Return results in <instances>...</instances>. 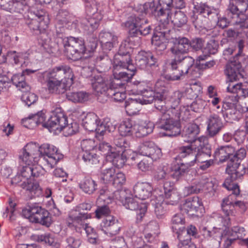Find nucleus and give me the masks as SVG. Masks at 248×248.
Returning <instances> with one entry per match:
<instances>
[{
	"mask_svg": "<svg viewBox=\"0 0 248 248\" xmlns=\"http://www.w3.org/2000/svg\"><path fill=\"white\" fill-rule=\"evenodd\" d=\"M147 19L139 18L135 16H130L124 23L125 26L129 30L130 36L124 41L121 44L118 54L122 58H125V60L129 59V50L133 46H138L140 44V38L138 35H146L151 31V28L147 25Z\"/></svg>",
	"mask_w": 248,
	"mask_h": 248,
	"instance_id": "2",
	"label": "nucleus"
},
{
	"mask_svg": "<svg viewBox=\"0 0 248 248\" xmlns=\"http://www.w3.org/2000/svg\"><path fill=\"white\" fill-rule=\"evenodd\" d=\"M152 43L156 47V48H158L159 50L166 49L167 39L164 33L162 32L154 33L152 37Z\"/></svg>",
	"mask_w": 248,
	"mask_h": 248,
	"instance_id": "49",
	"label": "nucleus"
},
{
	"mask_svg": "<svg viewBox=\"0 0 248 248\" xmlns=\"http://www.w3.org/2000/svg\"><path fill=\"white\" fill-rule=\"evenodd\" d=\"M185 223V218L181 214H176L172 217L171 228L173 231L175 232L177 235L179 233H181L180 232L184 229Z\"/></svg>",
	"mask_w": 248,
	"mask_h": 248,
	"instance_id": "50",
	"label": "nucleus"
},
{
	"mask_svg": "<svg viewBox=\"0 0 248 248\" xmlns=\"http://www.w3.org/2000/svg\"><path fill=\"white\" fill-rule=\"evenodd\" d=\"M170 200L164 199L163 195H159L152 200V204L154 206L155 213L158 218H162L166 213V205L170 204Z\"/></svg>",
	"mask_w": 248,
	"mask_h": 248,
	"instance_id": "31",
	"label": "nucleus"
},
{
	"mask_svg": "<svg viewBox=\"0 0 248 248\" xmlns=\"http://www.w3.org/2000/svg\"><path fill=\"white\" fill-rule=\"evenodd\" d=\"M154 128V124L149 120L133 121L126 119L120 124L118 131L122 136H134L142 138L151 133Z\"/></svg>",
	"mask_w": 248,
	"mask_h": 248,
	"instance_id": "5",
	"label": "nucleus"
},
{
	"mask_svg": "<svg viewBox=\"0 0 248 248\" xmlns=\"http://www.w3.org/2000/svg\"><path fill=\"white\" fill-rule=\"evenodd\" d=\"M158 4L160 7L158 14L164 15L168 20L171 19L170 9L173 7V0H158Z\"/></svg>",
	"mask_w": 248,
	"mask_h": 248,
	"instance_id": "46",
	"label": "nucleus"
},
{
	"mask_svg": "<svg viewBox=\"0 0 248 248\" xmlns=\"http://www.w3.org/2000/svg\"><path fill=\"white\" fill-rule=\"evenodd\" d=\"M186 232H183L179 233L177 238L179 240V243L178 245V248H196V246L191 243L189 237L185 238Z\"/></svg>",
	"mask_w": 248,
	"mask_h": 248,
	"instance_id": "58",
	"label": "nucleus"
},
{
	"mask_svg": "<svg viewBox=\"0 0 248 248\" xmlns=\"http://www.w3.org/2000/svg\"><path fill=\"white\" fill-rule=\"evenodd\" d=\"M48 91L51 93H62L73 83L74 74L67 65H61L43 73Z\"/></svg>",
	"mask_w": 248,
	"mask_h": 248,
	"instance_id": "4",
	"label": "nucleus"
},
{
	"mask_svg": "<svg viewBox=\"0 0 248 248\" xmlns=\"http://www.w3.org/2000/svg\"><path fill=\"white\" fill-rule=\"evenodd\" d=\"M235 150L231 146H221L217 149L214 153V157L217 160L224 162L227 160L231 155H233Z\"/></svg>",
	"mask_w": 248,
	"mask_h": 248,
	"instance_id": "38",
	"label": "nucleus"
},
{
	"mask_svg": "<svg viewBox=\"0 0 248 248\" xmlns=\"http://www.w3.org/2000/svg\"><path fill=\"white\" fill-rule=\"evenodd\" d=\"M14 85L21 92L29 91L30 87L25 82V76L22 73L13 75L11 78Z\"/></svg>",
	"mask_w": 248,
	"mask_h": 248,
	"instance_id": "47",
	"label": "nucleus"
},
{
	"mask_svg": "<svg viewBox=\"0 0 248 248\" xmlns=\"http://www.w3.org/2000/svg\"><path fill=\"white\" fill-rule=\"evenodd\" d=\"M35 164L24 166V174L27 175L29 178H32V177L39 178L43 176L46 173V170L40 165Z\"/></svg>",
	"mask_w": 248,
	"mask_h": 248,
	"instance_id": "42",
	"label": "nucleus"
},
{
	"mask_svg": "<svg viewBox=\"0 0 248 248\" xmlns=\"http://www.w3.org/2000/svg\"><path fill=\"white\" fill-rule=\"evenodd\" d=\"M133 190L136 198L145 200L151 196L153 187L149 183L138 182L135 185Z\"/></svg>",
	"mask_w": 248,
	"mask_h": 248,
	"instance_id": "32",
	"label": "nucleus"
},
{
	"mask_svg": "<svg viewBox=\"0 0 248 248\" xmlns=\"http://www.w3.org/2000/svg\"><path fill=\"white\" fill-rule=\"evenodd\" d=\"M39 157L38 144L35 142L27 144L19 155L20 163L26 166L38 163Z\"/></svg>",
	"mask_w": 248,
	"mask_h": 248,
	"instance_id": "16",
	"label": "nucleus"
},
{
	"mask_svg": "<svg viewBox=\"0 0 248 248\" xmlns=\"http://www.w3.org/2000/svg\"><path fill=\"white\" fill-rule=\"evenodd\" d=\"M206 124L207 132L210 137H214L217 134L223 127L221 118L216 114L208 116Z\"/></svg>",
	"mask_w": 248,
	"mask_h": 248,
	"instance_id": "25",
	"label": "nucleus"
},
{
	"mask_svg": "<svg viewBox=\"0 0 248 248\" xmlns=\"http://www.w3.org/2000/svg\"><path fill=\"white\" fill-rule=\"evenodd\" d=\"M79 187L84 192L91 194L96 189L97 185L92 178H86L80 183Z\"/></svg>",
	"mask_w": 248,
	"mask_h": 248,
	"instance_id": "53",
	"label": "nucleus"
},
{
	"mask_svg": "<svg viewBox=\"0 0 248 248\" xmlns=\"http://www.w3.org/2000/svg\"><path fill=\"white\" fill-rule=\"evenodd\" d=\"M91 217V214L87 213H80L74 208L69 211L66 219V223L70 228H74L76 229H81V227H84L85 220Z\"/></svg>",
	"mask_w": 248,
	"mask_h": 248,
	"instance_id": "17",
	"label": "nucleus"
},
{
	"mask_svg": "<svg viewBox=\"0 0 248 248\" xmlns=\"http://www.w3.org/2000/svg\"><path fill=\"white\" fill-rule=\"evenodd\" d=\"M200 146L198 147L196 154V162H203L208 160L210 156L211 151L208 143V140L205 137H200Z\"/></svg>",
	"mask_w": 248,
	"mask_h": 248,
	"instance_id": "26",
	"label": "nucleus"
},
{
	"mask_svg": "<svg viewBox=\"0 0 248 248\" xmlns=\"http://www.w3.org/2000/svg\"><path fill=\"white\" fill-rule=\"evenodd\" d=\"M135 61L137 67L149 70L151 66L155 65L156 59L149 52L140 51L136 55Z\"/></svg>",
	"mask_w": 248,
	"mask_h": 248,
	"instance_id": "20",
	"label": "nucleus"
},
{
	"mask_svg": "<svg viewBox=\"0 0 248 248\" xmlns=\"http://www.w3.org/2000/svg\"><path fill=\"white\" fill-rule=\"evenodd\" d=\"M233 196L232 195H229L223 200L222 203V210L226 217L225 218L221 217L219 219L222 221V226L225 227L230 225L231 219V217L235 215V213L233 211L235 206L239 207L243 211H245L246 209L244 202L241 201L233 202Z\"/></svg>",
	"mask_w": 248,
	"mask_h": 248,
	"instance_id": "14",
	"label": "nucleus"
},
{
	"mask_svg": "<svg viewBox=\"0 0 248 248\" xmlns=\"http://www.w3.org/2000/svg\"><path fill=\"white\" fill-rule=\"evenodd\" d=\"M101 181L104 184L112 183L115 186H121L125 181L124 174L120 171H116L114 167H103L100 174Z\"/></svg>",
	"mask_w": 248,
	"mask_h": 248,
	"instance_id": "15",
	"label": "nucleus"
},
{
	"mask_svg": "<svg viewBox=\"0 0 248 248\" xmlns=\"http://www.w3.org/2000/svg\"><path fill=\"white\" fill-rule=\"evenodd\" d=\"M11 62L16 65L27 66L29 63V54L26 52H17L15 51L8 53Z\"/></svg>",
	"mask_w": 248,
	"mask_h": 248,
	"instance_id": "36",
	"label": "nucleus"
},
{
	"mask_svg": "<svg viewBox=\"0 0 248 248\" xmlns=\"http://www.w3.org/2000/svg\"><path fill=\"white\" fill-rule=\"evenodd\" d=\"M202 16L207 17L216 23L218 19V12L216 9L208 6L204 3L201 2L200 4H195L191 20L196 28L199 29L202 27V22L201 18Z\"/></svg>",
	"mask_w": 248,
	"mask_h": 248,
	"instance_id": "11",
	"label": "nucleus"
},
{
	"mask_svg": "<svg viewBox=\"0 0 248 248\" xmlns=\"http://www.w3.org/2000/svg\"><path fill=\"white\" fill-rule=\"evenodd\" d=\"M141 96L138 97L140 102H141L143 105L149 104L155 99L156 93H155V91L152 90H144L142 92Z\"/></svg>",
	"mask_w": 248,
	"mask_h": 248,
	"instance_id": "54",
	"label": "nucleus"
},
{
	"mask_svg": "<svg viewBox=\"0 0 248 248\" xmlns=\"http://www.w3.org/2000/svg\"><path fill=\"white\" fill-rule=\"evenodd\" d=\"M171 70V73L166 74L164 78L166 79L169 81H175L181 79V78L183 76L185 75L184 73H182L181 71L178 67L173 68L170 67Z\"/></svg>",
	"mask_w": 248,
	"mask_h": 248,
	"instance_id": "62",
	"label": "nucleus"
},
{
	"mask_svg": "<svg viewBox=\"0 0 248 248\" xmlns=\"http://www.w3.org/2000/svg\"><path fill=\"white\" fill-rule=\"evenodd\" d=\"M200 146V138L194 142L190 143L188 146H182L180 148V152L178 158L185 159V160L192 161L195 162V154L198 147Z\"/></svg>",
	"mask_w": 248,
	"mask_h": 248,
	"instance_id": "22",
	"label": "nucleus"
},
{
	"mask_svg": "<svg viewBox=\"0 0 248 248\" xmlns=\"http://www.w3.org/2000/svg\"><path fill=\"white\" fill-rule=\"evenodd\" d=\"M120 55H115L113 59V75L115 83H122L119 80H122L123 81L127 82L132 78V73L128 74L123 67V58L121 59Z\"/></svg>",
	"mask_w": 248,
	"mask_h": 248,
	"instance_id": "19",
	"label": "nucleus"
},
{
	"mask_svg": "<svg viewBox=\"0 0 248 248\" xmlns=\"http://www.w3.org/2000/svg\"><path fill=\"white\" fill-rule=\"evenodd\" d=\"M226 171L229 176L225 179L223 186L228 190H232L233 195L237 196L240 193V190L234 181L240 179L245 173L248 174V163L246 167H244L237 163L231 162L228 165Z\"/></svg>",
	"mask_w": 248,
	"mask_h": 248,
	"instance_id": "7",
	"label": "nucleus"
},
{
	"mask_svg": "<svg viewBox=\"0 0 248 248\" xmlns=\"http://www.w3.org/2000/svg\"><path fill=\"white\" fill-rule=\"evenodd\" d=\"M220 228L219 229H215L212 231L207 229L206 227H203L201 230L202 235L204 238L209 239L213 238L215 240V244L216 247H219L220 240H221V232L220 231Z\"/></svg>",
	"mask_w": 248,
	"mask_h": 248,
	"instance_id": "45",
	"label": "nucleus"
},
{
	"mask_svg": "<svg viewBox=\"0 0 248 248\" xmlns=\"http://www.w3.org/2000/svg\"><path fill=\"white\" fill-rule=\"evenodd\" d=\"M240 67L239 63L236 62H231L227 65L226 74L230 81L239 80L242 77L240 72Z\"/></svg>",
	"mask_w": 248,
	"mask_h": 248,
	"instance_id": "39",
	"label": "nucleus"
},
{
	"mask_svg": "<svg viewBox=\"0 0 248 248\" xmlns=\"http://www.w3.org/2000/svg\"><path fill=\"white\" fill-rule=\"evenodd\" d=\"M194 60L191 57H174L170 63L173 68L178 67L185 75L189 74L193 78H198L200 76L199 69L193 66Z\"/></svg>",
	"mask_w": 248,
	"mask_h": 248,
	"instance_id": "13",
	"label": "nucleus"
},
{
	"mask_svg": "<svg viewBox=\"0 0 248 248\" xmlns=\"http://www.w3.org/2000/svg\"><path fill=\"white\" fill-rule=\"evenodd\" d=\"M38 240L44 242L52 248H59L60 243L55 235L50 233H45L40 235L38 237Z\"/></svg>",
	"mask_w": 248,
	"mask_h": 248,
	"instance_id": "51",
	"label": "nucleus"
},
{
	"mask_svg": "<svg viewBox=\"0 0 248 248\" xmlns=\"http://www.w3.org/2000/svg\"><path fill=\"white\" fill-rule=\"evenodd\" d=\"M82 158L88 165H96L99 162L98 157L93 151L83 153Z\"/></svg>",
	"mask_w": 248,
	"mask_h": 248,
	"instance_id": "59",
	"label": "nucleus"
},
{
	"mask_svg": "<svg viewBox=\"0 0 248 248\" xmlns=\"http://www.w3.org/2000/svg\"><path fill=\"white\" fill-rule=\"evenodd\" d=\"M227 91L232 94L226 96L222 108L229 120H237L239 116L235 108L237 103H239L242 112L248 111V89L245 88L242 83H231L227 87Z\"/></svg>",
	"mask_w": 248,
	"mask_h": 248,
	"instance_id": "3",
	"label": "nucleus"
},
{
	"mask_svg": "<svg viewBox=\"0 0 248 248\" xmlns=\"http://www.w3.org/2000/svg\"><path fill=\"white\" fill-rule=\"evenodd\" d=\"M139 98H130L125 102V109L127 114L129 116L137 114L143 105Z\"/></svg>",
	"mask_w": 248,
	"mask_h": 248,
	"instance_id": "40",
	"label": "nucleus"
},
{
	"mask_svg": "<svg viewBox=\"0 0 248 248\" xmlns=\"http://www.w3.org/2000/svg\"><path fill=\"white\" fill-rule=\"evenodd\" d=\"M187 21V18L184 13L179 11L175 12L172 22L178 26L181 27L186 24Z\"/></svg>",
	"mask_w": 248,
	"mask_h": 248,
	"instance_id": "64",
	"label": "nucleus"
},
{
	"mask_svg": "<svg viewBox=\"0 0 248 248\" xmlns=\"http://www.w3.org/2000/svg\"><path fill=\"white\" fill-rule=\"evenodd\" d=\"M90 94L85 92H69L67 93L66 97L75 103H83L89 99Z\"/></svg>",
	"mask_w": 248,
	"mask_h": 248,
	"instance_id": "48",
	"label": "nucleus"
},
{
	"mask_svg": "<svg viewBox=\"0 0 248 248\" xmlns=\"http://www.w3.org/2000/svg\"><path fill=\"white\" fill-rule=\"evenodd\" d=\"M45 114L42 112H40L33 115V118L34 121V123H35V125L42 124L43 127L50 128L52 130H54V127L51 126L50 124H48L49 122L51 119V117L48 120L47 122H45Z\"/></svg>",
	"mask_w": 248,
	"mask_h": 248,
	"instance_id": "57",
	"label": "nucleus"
},
{
	"mask_svg": "<svg viewBox=\"0 0 248 248\" xmlns=\"http://www.w3.org/2000/svg\"><path fill=\"white\" fill-rule=\"evenodd\" d=\"M124 86V84L123 83L114 84V87H111L107 93V98L109 96L117 102H121L124 100L126 93Z\"/></svg>",
	"mask_w": 248,
	"mask_h": 248,
	"instance_id": "33",
	"label": "nucleus"
},
{
	"mask_svg": "<svg viewBox=\"0 0 248 248\" xmlns=\"http://www.w3.org/2000/svg\"><path fill=\"white\" fill-rule=\"evenodd\" d=\"M190 47V43L189 40L183 37L176 40L173 46L170 48V51L174 57L183 56V55L188 52Z\"/></svg>",
	"mask_w": 248,
	"mask_h": 248,
	"instance_id": "29",
	"label": "nucleus"
},
{
	"mask_svg": "<svg viewBox=\"0 0 248 248\" xmlns=\"http://www.w3.org/2000/svg\"><path fill=\"white\" fill-rule=\"evenodd\" d=\"M35 17L29 24V27L33 31H41L47 27L48 16L46 12L42 10H37L34 12Z\"/></svg>",
	"mask_w": 248,
	"mask_h": 248,
	"instance_id": "24",
	"label": "nucleus"
},
{
	"mask_svg": "<svg viewBox=\"0 0 248 248\" xmlns=\"http://www.w3.org/2000/svg\"><path fill=\"white\" fill-rule=\"evenodd\" d=\"M202 208L201 199L195 197L191 199L186 200L181 206V210L189 216H194Z\"/></svg>",
	"mask_w": 248,
	"mask_h": 248,
	"instance_id": "23",
	"label": "nucleus"
},
{
	"mask_svg": "<svg viewBox=\"0 0 248 248\" xmlns=\"http://www.w3.org/2000/svg\"><path fill=\"white\" fill-rule=\"evenodd\" d=\"M128 193V190L121 189L115 191L113 193V196L111 197L109 195L108 190L102 189L100 190V196L97 199V202L99 203L103 201L108 204L111 202V199L113 198L120 201L123 204L125 200L128 198L127 197Z\"/></svg>",
	"mask_w": 248,
	"mask_h": 248,
	"instance_id": "21",
	"label": "nucleus"
},
{
	"mask_svg": "<svg viewBox=\"0 0 248 248\" xmlns=\"http://www.w3.org/2000/svg\"><path fill=\"white\" fill-rule=\"evenodd\" d=\"M121 228L119 220L113 216H107L100 224L99 229L108 236L117 234Z\"/></svg>",
	"mask_w": 248,
	"mask_h": 248,
	"instance_id": "18",
	"label": "nucleus"
},
{
	"mask_svg": "<svg viewBox=\"0 0 248 248\" xmlns=\"http://www.w3.org/2000/svg\"><path fill=\"white\" fill-rule=\"evenodd\" d=\"M64 51L67 57L74 61L80 59L87 48L81 38L69 37L63 39Z\"/></svg>",
	"mask_w": 248,
	"mask_h": 248,
	"instance_id": "9",
	"label": "nucleus"
},
{
	"mask_svg": "<svg viewBox=\"0 0 248 248\" xmlns=\"http://www.w3.org/2000/svg\"><path fill=\"white\" fill-rule=\"evenodd\" d=\"M21 188L29 191L31 194L39 196L41 194L42 188L38 182L31 178H28L26 183H23Z\"/></svg>",
	"mask_w": 248,
	"mask_h": 248,
	"instance_id": "44",
	"label": "nucleus"
},
{
	"mask_svg": "<svg viewBox=\"0 0 248 248\" xmlns=\"http://www.w3.org/2000/svg\"><path fill=\"white\" fill-rule=\"evenodd\" d=\"M93 93L98 96V100L101 103L107 100V93L111 87H114L115 81H111L107 76L97 75L91 79Z\"/></svg>",
	"mask_w": 248,
	"mask_h": 248,
	"instance_id": "10",
	"label": "nucleus"
},
{
	"mask_svg": "<svg viewBox=\"0 0 248 248\" xmlns=\"http://www.w3.org/2000/svg\"><path fill=\"white\" fill-rule=\"evenodd\" d=\"M99 128L98 129V140H103L107 131L113 132L116 129V124L114 121H111L109 118H105L103 121L100 122Z\"/></svg>",
	"mask_w": 248,
	"mask_h": 248,
	"instance_id": "37",
	"label": "nucleus"
},
{
	"mask_svg": "<svg viewBox=\"0 0 248 248\" xmlns=\"http://www.w3.org/2000/svg\"><path fill=\"white\" fill-rule=\"evenodd\" d=\"M111 61L108 56L103 55L100 56L96 59V66L97 70L103 72L110 68Z\"/></svg>",
	"mask_w": 248,
	"mask_h": 248,
	"instance_id": "55",
	"label": "nucleus"
},
{
	"mask_svg": "<svg viewBox=\"0 0 248 248\" xmlns=\"http://www.w3.org/2000/svg\"><path fill=\"white\" fill-rule=\"evenodd\" d=\"M248 7V0H230L228 5V17L234 20L233 23L240 25L242 28H248V18L242 20L241 18L239 20V16H243Z\"/></svg>",
	"mask_w": 248,
	"mask_h": 248,
	"instance_id": "12",
	"label": "nucleus"
},
{
	"mask_svg": "<svg viewBox=\"0 0 248 248\" xmlns=\"http://www.w3.org/2000/svg\"><path fill=\"white\" fill-rule=\"evenodd\" d=\"M39 160L47 168H54L60 160L62 158L63 155L59 152L58 149L54 145L44 143L38 146Z\"/></svg>",
	"mask_w": 248,
	"mask_h": 248,
	"instance_id": "8",
	"label": "nucleus"
},
{
	"mask_svg": "<svg viewBox=\"0 0 248 248\" xmlns=\"http://www.w3.org/2000/svg\"><path fill=\"white\" fill-rule=\"evenodd\" d=\"M100 120L99 117L93 113H89L82 120V125L84 128L89 131H95V137L98 139V129L100 126Z\"/></svg>",
	"mask_w": 248,
	"mask_h": 248,
	"instance_id": "30",
	"label": "nucleus"
},
{
	"mask_svg": "<svg viewBox=\"0 0 248 248\" xmlns=\"http://www.w3.org/2000/svg\"><path fill=\"white\" fill-rule=\"evenodd\" d=\"M101 46L105 51H110L118 43L117 37L112 32L102 31L99 35Z\"/></svg>",
	"mask_w": 248,
	"mask_h": 248,
	"instance_id": "27",
	"label": "nucleus"
},
{
	"mask_svg": "<svg viewBox=\"0 0 248 248\" xmlns=\"http://www.w3.org/2000/svg\"><path fill=\"white\" fill-rule=\"evenodd\" d=\"M245 230L244 228L238 226H234L228 232V236L232 237V239H242L245 235Z\"/></svg>",
	"mask_w": 248,
	"mask_h": 248,
	"instance_id": "56",
	"label": "nucleus"
},
{
	"mask_svg": "<svg viewBox=\"0 0 248 248\" xmlns=\"http://www.w3.org/2000/svg\"><path fill=\"white\" fill-rule=\"evenodd\" d=\"M48 124H50L51 126L54 127L55 131L59 132L63 131L65 136L75 134L78 132L79 129V125L76 122L66 124L67 118L60 108H56L52 111L51 119Z\"/></svg>",
	"mask_w": 248,
	"mask_h": 248,
	"instance_id": "6",
	"label": "nucleus"
},
{
	"mask_svg": "<svg viewBox=\"0 0 248 248\" xmlns=\"http://www.w3.org/2000/svg\"><path fill=\"white\" fill-rule=\"evenodd\" d=\"M35 164L24 166V174L27 175L29 178H32V177L39 178L43 176L46 173V170L40 165Z\"/></svg>",
	"mask_w": 248,
	"mask_h": 248,
	"instance_id": "43",
	"label": "nucleus"
},
{
	"mask_svg": "<svg viewBox=\"0 0 248 248\" xmlns=\"http://www.w3.org/2000/svg\"><path fill=\"white\" fill-rule=\"evenodd\" d=\"M143 7L145 13L152 14L155 16H164V15L158 14L159 9L160 8L159 5H156L154 1L145 3L143 5Z\"/></svg>",
	"mask_w": 248,
	"mask_h": 248,
	"instance_id": "60",
	"label": "nucleus"
},
{
	"mask_svg": "<svg viewBox=\"0 0 248 248\" xmlns=\"http://www.w3.org/2000/svg\"><path fill=\"white\" fill-rule=\"evenodd\" d=\"M202 190V186L201 185L200 179L196 181L191 186L185 188V194L186 195L194 193H198Z\"/></svg>",
	"mask_w": 248,
	"mask_h": 248,
	"instance_id": "61",
	"label": "nucleus"
},
{
	"mask_svg": "<svg viewBox=\"0 0 248 248\" xmlns=\"http://www.w3.org/2000/svg\"><path fill=\"white\" fill-rule=\"evenodd\" d=\"M123 205L126 209L137 211V217L141 219L147 211V206L146 203H139L135 198H128L125 200Z\"/></svg>",
	"mask_w": 248,
	"mask_h": 248,
	"instance_id": "28",
	"label": "nucleus"
},
{
	"mask_svg": "<svg viewBox=\"0 0 248 248\" xmlns=\"http://www.w3.org/2000/svg\"><path fill=\"white\" fill-rule=\"evenodd\" d=\"M110 156L107 160L112 162L113 164L118 168L122 167L126 162V157L125 155L121 153V152L116 150L111 153Z\"/></svg>",
	"mask_w": 248,
	"mask_h": 248,
	"instance_id": "52",
	"label": "nucleus"
},
{
	"mask_svg": "<svg viewBox=\"0 0 248 248\" xmlns=\"http://www.w3.org/2000/svg\"><path fill=\"white\" fill-rule=\"evenodd\" d=\"M200 132V129L198 125L195 124H190L187 125L184 129L182 137L184 138V140L187 142H193L196 139L197 135Z\"/></svg>",
	"mask_w": 248,
	"mask_h": 248,
	"instance_id": "35",
	"label": "nucleus"
},
{
	"mask_svg": "<svg viewBox=\"0 0 248 248\" xmlns=\"http://www.w3.org/2000/svg\"><path fill=\"white\" fill-rule=\"evenodd\" d=\"M164 81L158 80L155 83L156 98L155 101V108L162 113L159 124L160 128L167 132L166 135L175 136L180 133V125L179 120L182 115L180 109L175 108L179 104L182 93L176 91L173 93L172 102L174 107L166 109L164 100L167 94V89Z\"/></svg>",
	"mask_w": 248,
	"mask_h": 248,
	"instance_id": "1",
	"label": "nucleus"
},
{
	"mask_svg": "<svg viewBox=\"0 0 248 248\" xmlns=\"http://www.w3.org/2000/svg\"><path fill=\"white\" fill-rule=\"evenodd\" d=\"M195 163V162H193L192 161L185 160L180 164H178V167L175 169V172L178 175H183Z\"/></svg>",
	"mask_w": 248,
	"mask_h": 248,
	"instance_id": "63",
	"label": "nucleus"
},
{
	"mask_svg": "<svg viewBox=\"0 0 248 248\" xmlns=\"http://www.w3.org/2000/svg\"><path fill=\"white\" fill-rule=\"evenodd\" d=\"M37 212L32 222L40 223L48 227L52 223V217L50 213L45 209L38 206Z\"/></svg>",
	"mask_w": 248,
	"mask_h": 248,
	"instance_id": "34",
	"label": "nucleus"
},
{
	"mask_svg": "<svg viewBox=\"0 0 248 248\" xmlns=\"http://www.w3.org/2000/svg\"><path fill=\"white\" fill-rule=\"evenodd\" d=\"M164 194L166 199L170 200L171 205H174L178 201L179 197L173 184L167 181L164 184Z\"/></svg>",
	"mask_w": 248,
	"mask_h": 248,
	"instance_id": "41",
	"label": "nucleus"
}]
</instances>
